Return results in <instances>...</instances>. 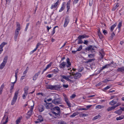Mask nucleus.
Instances as JSON below:
<instances>
[{"label":"nucleus","instance_id":"nucleus-1","mask_svg":"<svg viewBox=\"0 0 124 124\" xmlns=\"http://www.w3.org/2000/svg\"><path fill=\"white\" fill-rule=\"evenodd\" d=\"M56 96H58V95L56 94L55 95V96L54 97V99L52 101V102L56 105H57L62 103V100L60 98H56Z\"/></svg>","mask_w":124,"mask_h":124},{"label":"nucleus","instance_id":"nucleus-2","mask_svg":"<svg viewBox=\"0 0 124 124\" xmlns=\"http://www.w3.org/2000/svg\"><path fill=\"white\" fill-rule=\"evenodd\" d=\"M19 90L15 92L11 104L12 105H14L16 102L17 99L18 95L19 93Z\"/></svg>","mask_w":124,"mask_h":124},{"label":"nucleus","instance_id":"nucleus-3","mask_svg":"<svg viewBox=\"0 0 124 124\" xmlns=\"http://www.w3.org/2000/svg\"><path fill=\"white\" fill-rule=\"evenodd\" d=\"M70 21V17L68 16H66L63 25L64 28L66 27L69 23Z\"/></svg>","mask_w":124,"mask_h":124},{"label":"nucleus","instance_id":"nucleus-4","mask_svg":"<svg viewBox=\"0 0 124 124\" xmlns=\"http://www.w3.org/2000/svg\"><path fill=\"white\" fill-rule=\"evenodd\" d=\"M34 103L33 102V104L32 106H31L29 110L28 111L27 115L28 116V117L26 116V118H29L31 116L33 112V109L34 108Z\"/></svg>","mask_w":124,"mask_h":124},{"label":"nucleus","instance_id":"nucleus-5","mask_svg":"<svg viewBox=\"0 0 124 124\" xmlns=\"http://www.w3.org/2000/svg\"><path fill=\"white\" fill-rule=\"evenodd\" d=\"M74 73L72 72V75L74 76V78L75 79H77L79 78L81 76V74L79 72H77L75 74H74Z\"/></svg>","mask_w":124,"mask_h":124},{"label":"nucleus","instance_id":"nucleus-6","mask_svg":"<svg viewBox=\"0 0 124 124\" xmlns=\"http://www.w3.org/2000/svg\"><path fill=\"white\" fill-rule=\"evenodd\" d=\"M64 96V101L66 103L67 105L70 108L71 107V103L70 102V101L68 99V98L65 95Z\"/></svg>","mask_w":124,"mask_h":124},{"label":"nucleus","instance_id":"nucleus-7","mask_svg":"<svg viewBox=\"0 0 124 124\" xmlns=\"http://www.w3.org/2000/svg\"><path fill=\"white\" fill-rule=\"evenodd\" d=\"M45 106L46 108L52 109L53 108V106L52 103H46L45 105Z\"/></svg>","mask_w":124,"mask_h":124},{"label":"nucleus","instance_id":"nucleus-8","mask_svg":"<svg viewBox=\"0 0 124 124\" xmlns=\"http://www.w3.org/2000/svg\"><path fill=\"white\" fill-rule=\"evenodd\" d=\"M112 64V62H110L109 64H107L104 66H102V68L100 69V71H102L103 69L109 67Z\"/></svg>","mask_w":124,"mask_h":124},{"label":"nucleus","instance_id":"nucleus-9","mask_svg":"<svg viewBox=\"0 0 124 124\" xmlns=\"http://www.w3.org/2000/svg\"><path fill=\"white\" fill-rule=\"evenodd\" d=\"M38 108L39 111L40 112L43 111L45 109V107L44 106L41 105H38Z\"/></svg>","mask_w":124,"mask_h":124},{"label":"nucleus","instance_id":"nucleus-10","mask_svg":"<svg viewBox=\"0 0 124 124\" xmlns=\"http://www.w3.org/2000/svg\"><path fill=\"white\" fill-rule=\"evenodd\" d=\"M66 62H63L61 63L60 64L59 67L60 68L63 69L66 66Z\"/></svg>","mask_w":124,"mask_h":124},{"label":"nucleus","instance_id":"nucleus-11","mask_svg":"<svg viewBox=\"0 0 124 124\" xmlns=\"http://www.w3.org/2000/svg\"><path fill=\"white\" fill-rule=\"evenodd\" d=\"M59 3V0H58L55 3H54V4H52L51 5V7H50V8L51 9H53V8H55L57 7V6L58 5Z\"/></svg>","mask_w":124,"mask_h":124},{"label":"nucleus","instance_id":"nucleus-12","mask_svg":"<svg viewBox=\"0 0 124 124\" xmlns=\"http://www.w3.org/2000/svg\"><path fill=\"white\" fill-rule=\"evenodd\" d=\"M123 111H124V107L121 108V109L118 110H116V111H115V113H116V114H118L119 115H120L121 114Z\"/></svg>","mask_w":124,"mask_h":124},{"label":"nucleus","instance_id":"nucleus-13","mask_svg":"<svg viewBox=\"0 0 124 124\" xmlns=\"http://www.w3.org/2000/svg\"><path fill=\"white\" fill-rule=\"evenodd\" d=\"M118 100V99L117 98L116 99H114L109 102V104L111 105H113L116 103Z\"/></svg>","mask_w":124,"mask_h":124},{"label":"nucleus","instance_id":"nucleus-14","mask_svg":"<svg viewBox=\"0 0 124 124\" xmlns=\"http://www.w3.org/2000/svg\"><path fill=\"white\" fill-rule=\"evenodd\" d=\"M89 37L88 35H86L85 34H84L83 35H79L78 37V39H81L85 38H88Z\"/></svg>","mask_w":124,"mask_h":124},{"label":"nucleus","instance_id":"nucleus-15","mask_svg":"<svg viewBox=\"0 0 124 124\" xmlns=\"http://www.w3.org/2000/svg\"><path fill=\"white\" fill-rule=\"evenodd\" d=\"M66 4L65 2H63L62 5L61 7L59 10V12H61L63 11L65 8V5Z\"/></svg>","mask_w":124,"mask_h":124},{"label":"nucleus","instance_id":"nucleus-16","mask_svg":"<svg viewBox=\"0 0 124 124\" xmlns=\"http://www.w3.org/2000/svg\"><path fill=\"white\" fill-rule=\"evenodd\" d=\"M40 71H39L34 75L33 77V80H35L38 77L40 74Z\"/></svg>","mask_w":124,"mask_h":124},{"label":"nucleus","instance_id":"nucleus-17","mask_svg":"<svg viewBox=\"0 0 124 124\" xmlns=\"http://www.w3.org/2000/svg\"><path fill=\"white\" fill-rule=\"evenodd\" d=\"M16 27L17 28L16 29L15 31H19L21 29L20 28V25L19 22H16Z\"/></svg>","mask_w":124,"mask_h":124},{"label":"nucleus","instance_id":"nucleus-18","mask_svg":"<svg viewBox=\"0 0 124 124\" xmlns=\"http://www.w3.org/2000/svg\"><path fill=\"white\" fill-rule=\"evenodd\" d=\"M23 117L21 116L19 117L16 120L15 122L16 124H19L20 123L21 120L22 119Z\"/></svg>","mask_w":124,"mask_h":124},{"label":"nucleus","instance_id":"nucleus-19","mask_svg":"<svg viewBox=\"0 0 124 124\" xmlns=\"http://www.w3.org/2000/svg\"><path fill=\"white\" fill-rule=\"evenodd\" d=\"M54 110L55 111H57V112L59 114V115L61 113L60 109L58 106H56L54 108Z\"/></svg>","mask_w":124,"mask_h":124},{"label":"nucleus","instance_id":"nucleus-20","mask_svg":"<svg viewBox=\"0 0 124 124\" xmlns=\"http://www.w3.org/2000/svg\"><path fill=\"white\" fill-rule=\"evenodd\" d=\"M118 72H121L124 73V66H122L121 67L118 68L117 69Z\"/></svg>","mask_w":124,"mask_h":124},{"label":"nucleus","instance_id":"nucleus-21","mask_svg":"<svg viewBox=\"0 0 124 124\" xmlns=\"http://www.w3.org/2000/svg\"><path fill=\"white\" fill-rule=\"evenodd\" d=\"M98 35L100 39H102L103 38V36L99 29L98 30Z\"/></svg>","mask_w":124,"mask_h":124},{"label":"nucleus","instance_id":"nucleus-22","mask_svg":"<svg viewBox=\"0 0 124 124\" xmlns=\"http://www.w3.org/2000/svg\"><path fill=\"white\" fill-rule=\"evenodd\" d=\"M19 33V31H15V36L14 37V40L15 41L17 40V39Z\"/></svg>","mask_w":124,"mask_h":124},{"label":"nucleus","instance_id":"nucleus-23","mask_svg":"<svg viewBox=\"0 0 124 124\" xmlns=\"http://www.w3.org/2000/svg\"><path fill=\"white\" fill-rule=\"evenodd\" d=\"M61 87L62 86H60V85H54V90H60Z\"/></svg>","mask_w":124,"mask_h":124},{"label":"nucleus","instance_id":"nucleus-24","mask_svg":"<svg viewBox=\"0 0 124 124\" xmlns=\"http://www.w3.org/2000/svg\"><path fill=\"white\" fill-rule=\"evenodd\" d=\"M60 76L61 77V78H62L65 79L69 82H70V79L68 77H67L65 75H61Z\"/></svg>","mask_w":124,"mask_h":124},{"label":"nucleus","instance_id":"nucleus-25","mask_svg":"<svg viewBox=\"0 0 124 124\" xmlns=\"http://www.w3.org/2000/svg\"><path fill=\"white\" fill-rule=\"evenodd\" d=\"M71 0H69L67 4V11H69L70 9V4L71 2Z\"/></svg>","mask_w":124,"mask_h":124},{"label":"nucleus","instance_id":"nucleus-26","mask_svg":"<svg viewBox=\"0 0 124 124\" xmlns=\"http://www.w3.org/2000/svg\"><path fill=\"white\" fill-rule=\"evenodd\" d=\"M29 87L28 86H26L24 89V93L26 94H28V90L29 89Z\"/></svg>","mask_w":124,"mask_h":124},{"label":"nucleus","instance_id":"nucleus-27","mask_svg":"<svg viewBox=\"0 0 124 124\" xmlns=\"http://www.w3.org/2000/svg\"><path fill=\"white\" fill-rule=\"evenodd\" d=\"M67 62L68 64V65H66L67 68L69 67L71 65V63L70 61L69 58L67 59Z\"/></svg>","mask_w":124,"mask_h":124},{"label":"nucleus","instance_id":"nucleus-28","mask_svg":"<svg viewBox=\"0 0 124 124\" xmlns=\"http://www.w3.org/2000/svg\"><path fill=\"white\" fill-rule=\"evenodd\" d=\"M58 124H67V123L64 121L61 120H59L57 121Z\"/></svg>","mask_w":124,"mask_h":124},{"label":"nucleus","instance_id":"nucleus-29","mask_svg":"<svg viewBox=\"0 0 124 124\" xmlns=\"http://www.w3.org/2000/svg\"><path fill=\"white\" fill-rule=\"evenodd\" d=\"M46 88L51 90H54V85H48L46 86Z\"/></svg>","mask_w":124,"mask_h":124},{"label":"nucleus","instance_id":"nucleus-30","mask_svg":"<svg viewBox=\"0 0 124 124\" xmlns=\"http://www.w3.org/2000/svg\"><path fill=\"white\" fill-rule=\"evenodd\" d=\"M116 25V23L114 24L111 25L110 28V31H112L114 29Z\"/></svg>","mask_w":124,"mask_h":124},{"label":"nucleus","instance_id":"nucleus-31","mask_svg":"<svg viewBox=\"0 0 124 124\" xmlns=\"http://www.w3.org/2000/svg\"><path fill=\"white\" fill-rule=\"evenodd\" d=\"M38 120L39 121V122H41L43 121V119L42 116L40 115H39L38 116Z\"/></svg>","mask_w":124,"mask_h":124},{"label":"nucleus","instance_id":"nucleus-32","mask_svg":"<svg viewBox=\"0 0 124 124\" xmlns=\"http://www.w3.org/2000/svg\"><path fill=\"white\" fill-rule=\"evenodd\" d=\"M6 63L3 62L1 63L0 65V70H2V69L5 66Z\"/></svg>","mask_w":124,"mask_h":124},{"label":"nucleus","instance_id":"nucleus-33","mask_svg":"<svg viewBox=\"0 0 124 124\" xmlns=\"http://www.w3.org/2000/svg\"><path fill=\"white\" fill-rule=\"evenodd\" d=\"M8 56L7 55L3 59V62L6 63L7 62Z\"/></svg>","mask_w":124,"mask_h":124},{"label":"nucleus","instance_id":"nucleus-34","mask_svg":"<svg viewBox=\"0 0 124 124\" xmlns=\"http://www.w3.org/2000/svg\"><path fill=\"white\" fill-rule=\"evenodd\" d=\"M92 45H90L88 47H87L85 48V50L86 51H89L91 50L92 47Z\"/></svg>","mask_w":124,"mask_h":124},{"label":"nucleus","instance_id":"nucleus-35","mask_svg":"<svg viewBox=\"0 0 124 124\" xmlns=\"http://www.w3.org/2000/svg\"><path fill=\"white\" fill-rule=\"evenodd\" d=\"M119 6V5L118 4V3H117L115 6L113 7L112 9V11H114Z\"/></svg>","mask_w":124,"mask_h":124},{"label":"nucleus","instance_id":"nucleus-36","mask_svg":"<svg viewBox=\"0 0 124 124\" xmlns=\"http://www.w3.org/2000/svg\"><path fill=\"white\" fill-rule=\"evenodd\" d=\"M78 112H75L72 115L70 116V117H73L75 116L78 115Z\"/></svg>","mask_w":124,"mask_h":124},{"label":"nucleus","instance_id":"nucleus-37","mask_svg":"<svg viewBox=\"0 0 124 124\" xmlns=\"http://www.w3.org/2000/svg\"><path fill=\"white\" fill-rule=\"evenodd\" d=\"M95 48H96V47L95 46H92V47L91 48V52L92 53H94L95 52Z\"/></svg>","mask_w":124,"mask_h":124},{"label":"nucleus","instance_id":"nucleus-38","mask_svg":"<svg viewBox=\"0 0 124 124\" xmlns=\"http://www.w3.org/2000/svg\"><path fill=\"white\" fill-rule=\"evenodd\" d=\"M7 42H3L0 44V46L3 48L4 46L5 45H7Z\"/></svg>","mask_w":124,"mask_h":124},{"label":"nucleus","instance_id":"nucleus-39","mask_svg":"<svg viewBox=\"0 0 124 124\" xmlns=\"http://www.w3.org/2000/svg\"><path fill=\"white\" fill-rule=\"evenodd\" d=\"M120 103H118L117 104L115 105L114 106H112L110 107L112 110L114 109L115 108L117 107L118 106H119L120 105Z\"/></svg>","mask_w":124,"mask_h":124},{"label":"nucleus","instance_id":"nucleus-40","mask_svg":"<svg viewBox=\"0 0 124 124\" xmlns=\"http://www.w3.org/2000/svg\"><path fill=\"white\" fill-rule=\"evenodd\" d=\"M88 115L87 114H83V113H81L80 114V117H84L85 116H88Z\"/></svg>","mask_w":124,"mask_h":124},{"label":"nucleus","instance_id":"nucleus-41","mask_svg":"<svg viewBox=\"0 0 124 124\" xmlns=\"http://www.w3.org/2000/svg\"><path fill=\"white\" fill-rule=\"evenodd\" d=\"M95 60V59H89L85 63H88L89 62H92L93 61H94Z\"/></svg>","mask_w":124,"mask_h":124},{"label":"nucleus","instance_id":"nucleus-42","mask_svg":"<svg viewBox=\"0 0 124 124\" xmlns=\"http://www.w3.org/2000/svg\"><path fill=\"white\" fill-rule=\"evenodd\" d=\"M124 116L122 117H121V116H120L119 117H116V119L117 121L121 120L124 119Z\"/></svg>","mask_w":124,"mask_h":124},{"label":"nucleus","instance_id":"nucleus-43","mask_svg":"<svg viewBox=\"0 0 124 124\" xmlns=\"http://www.w3.org/2000/svg\"><path fill=\"white\" fill-rule=\"evenodd\" d=\"M122 22H119L118 24V28L119 30H120V29L121 27L122 26Z\"/></svg>","mask_w":124,"mask_h":124},{"label":"nucleus","instance_id":"nucleus-44","mask_svg":"<svg viewBox=\"0 0 124 124\" xmlns=\"http://www.w3.org/2000/svg\"><path fill=\"white\" fill-rule=\"evenodd\" d=\"M101 116L100 115L96 116H94L93 118V120L97 119L98 118H100Z\"/></svg>","mask_w":124,"mask_h":124},{"label":"nucleus","instance_id":"nucleus-45","mask_svg":"<svg viewBox=\"0 0 124 124\" xmlns=\"http://www.w3.org/2000/svg\"><path fill=\"white\" fill-rule=\"evenodd\" d=\"M111 87V86H108L104 88L103 89V91H105V90H107L108 89H109Z\"/></svg>","mask_w":124,"mask_h":124},{"label":"nucleus","instance_id":"nucleus-46","mask_svg":"<svg viewBox=\"0 0 124 124\" xmlns=\"http://www.w3.org/2000/svg\"><path fill=\"white\" fill-rule=\"evenodd\" d=\"M18 69H17L15 71V77L16 78V79L17 78V74L18 72Z\"/></svg>","mask_w":124,"mask_h":124},{"label":"nucleus","instance_id":"nucleus-47","mask_svg":"<svg viewBox=\"0 0 124 124\" xmlns=\"http://www.w3.org/2000/svg\"><path fill=\"white\" fill-rule=\"evenodd\" d=\"M82 49V45H80L78 49L77 50V51H80Z\"/></svg>","mask_w":124,"mask_h":124},{"label":"nucleus","instance_id":"nucleus-48","mask_svg":"<svg viewBox=\"0 0 124 124\" xmlns=\"http://www.w3.org/2000/svg\"><path fill=\"white\" fill-rule=\"evenodd\" d=\"M8 117L7 116V117L6 119L5 122H4L2 124H6L8 122Z\"/></svg>","mask_w":124,"mask_h":124},{"label":"nucleus","instance_id":"nucleus-49","mask_svg":"<svg viewBox=\"0 0 124 124\" xmlns=\"http://www.w3.org/2000/svg\"><path fill=\"white\" fill-rule=\"evenodd\" d=\"M93 3V0H90L89 1V5L91 6Z\"/></svg>","mask_w":124,"mask_h":124},{"label":"nucleus","instance_id":"nucleus-50","mask_svg":"<svg viewBox=\"0 0 124 124\" xmlns=\"http://www.w3.org/2000/svg\"><path fill=\"white\" fill-rule=\"evenodd\" d=\"M96 108H98L99 109H101L103 108L104 107V106L102 105H98L96 106Z\"/></svg>","mask_w":124,"mask_h":124},{"label":"nucleus","instance_id":"nucleus-51","mask_svg":"<svg viewBox=\"0 0 124 124\" xmlns=\"http://www.w3.org/2000/svg\"><path fill=\"white\" fill-rule=\"evenodd\" d=\"M27 94H26V93H24L23 94L22 97L23 98V99H25L26 98V96H27Z\"/></svg>","mask_w":124,"mask_h":124},{"label":"nucleus","instance_id":"nucleus-52","mask_svg":"<svg viewBox=\"0 0 124 124\" xmlns=\"http://www.w3.org/2000/svg\"><path fill=\"white\" fill-rule=\"evenodd\" d=\"M67 69H66L67 70H68V71L70 70V74H71L72 73V72H71L72 71V70H71V69L70 68H69V67L67 68Z\"/></svg>","mask_w":124,"mask_h":124},{"label":"nucleus","instance_id":"nucleus-53","mask_svg":"<svg viewBox=\"0 0 124 124\" xmlns=\"http://www.w3.org/2000/svg\"><path fill=\"white\" fill-rule=\"evenodd\" d=\"M76 96V94H73L71 96H70V98L71 99H73Z\"/></svg>","mask_w":124,"mask_h":124},{"label":"nucleus","instance_id":"nucleus-54","mask_svg":"<svg viewBox=\"0 0 124 124\" xmlns=\"http://www.w3.org/2000/svg\"><path fill=\"white\" fill-rule=\"evenodd\" d=\"M52 64V63L51 62H50L46 66V67L47 69H48L49 67L51 66Z\"/></svg>","mask_w":124,"mask_h":124},{"label":"nucleus","instance_id":"nucleus-55","mask_svg":"<svg viewBox=\"0 0 124 124\" xmlns=\"http://www.w3.org/2000/svg\"><path fill=\"white\" fill-rule=\"evenodd\" d=\"M79 0H74L73 2V4H76L77 3Z\"/></svg>","mask_w":124,"mask_h":124},{"label":"nucleus","instance_id":"nucleus-56","mask_svg":"<svg viewBox=\"0 0 124 124\" xmlns=\"http://www.w3.org/2000/svg\"><path fill=\"white\" fill-rule=\"evenodd\" d=\"M94 54H90L88 55V56L89 58H92L94 57Z\"/></svg>","mask_w":124,"mask_h":124},{"label":"nucleus","instance_id":"nucleus-57","mask_svg":"<svg viewBox=\"0 0 124 124\" xmlns=\"http://www.w3.org/2000/svg\"><path fill=\"white\" fill-rule=\"evenodd\" d=\"M83 42V41L81 39H78V44H82Z\"/></svg>","mask_w":124,"mask_h":124},{"label":"nucleus","instance_id":"nucleus-58","mask_svg":"<svg viewBox=\"0 0 124 124\" xmlns=\"http://www.w3.org/2000/svg\"><path fill=\"white\" fill-rule=\"evenodd\" d=\"M62 86L64 88H67L68 87V84L65 85V84H63Z\"/></svg>","mask_w":124,"mask_h":124},{"label":"nucleus","instance_id":"nucleus-59","mask_svg":"<svg viewBox=\"0 0 124 124\" xmlns=\"http://www.w3.org/2000/svg\"><path fill=\"white\" fill-rule=\"evenodd\" d=\"M87 110V109H86L85 108H79L78 110H79L82 111V110Z\"/></svg>","mask_w":124,"mask_h":124},{"label":"nucleus","instance_id":"nucleus-60","mask_svg":"<svg viewBox=\"0 0 124 124\" xmlns=\"http://www.w3.org/2000/svg\"><path fill=\"white\" fill-rule=\"evenodd\" d=\"M103 33L105 35L107 34L108 33L107 31L106 30H105L103 31Z\"/></svg>","mask_w":124,"mask_h":124},{"label":"nucleus","instance_id":"nucleus-61","mask_svg":"<svg viewBox=\"0 0 124 124\" xmlns=\"http://www.w3.org/2000/svg\"><path fill=\"white\" fill-rule=\"evenodd\" d=\"M100 55L101 56V57L102 58H103V57L104 56V54H102L101 52H100Z\"/></svg>","mask_w":124,"mask_h":124},{"label":"nucleus","instance_id":"nucleus-62","mask_svg":"<svg viewBox=\"0 0 124 124\" xmlns=\"http://www.w3.org/2000/svg\"><path fill=\"white\" fill-rule=\"evenodd\" d=\"M115 33L113 32V33L111 34L110 37H111L112 38L113 37L115 36Z\"/></svg>","mask_w":124,"mask_h":124},{"label":"nucleus","instance_id":"nucleus-63","mask_svg":"<svg viewBox=\"0 0 124 124\" xmlns=\"http://www.w3.org/2000/svg\"><path fill=\"white\" fill-rule=\"evenodd\" d=\"M52 75L51 74H48L46 76V77L48 78H51L52 77Z\"/></svg>","mask_w":124,"mask_h":124},{"label":"nucleus","instance_id":"nucleus-64","mask_svg":"<svg viewBox=\"0 0 124 124\" xmlns=\"http://www.w3.org/2000/svg\"><path fill=\"white\" fill-rule=\"evenodd\" d=\"M88 41L87 40H85L83 43L84 44L87 45L88 44Z\"/></svg>","mask_w":124,"mask_h":124}]
</instances>
